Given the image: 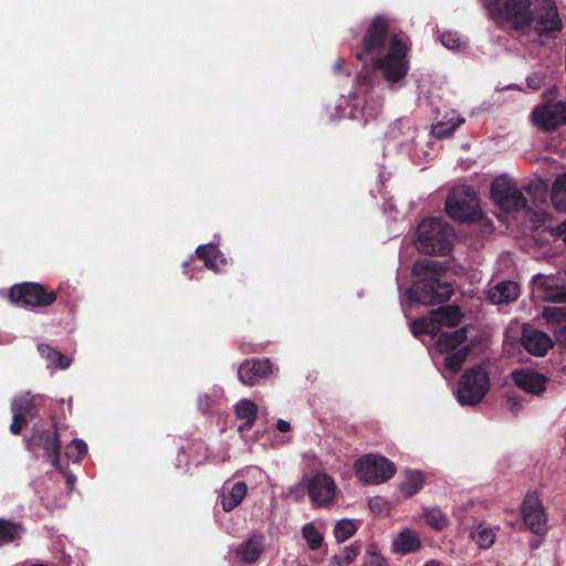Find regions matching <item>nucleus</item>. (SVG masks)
<instances>
[{"label":"nucleus","mask_w":566,"mask_h":566,"mask_svg":"<svg viewBox=\"0 0 566 566\" xmlns=\"http://www.w3.org/2000/svg\"><path fill=\"white\" fill-rule=\"evenodd\" d=\"M462 317L457 306L447 305L436 310L429 317L415 321L411 325L415 336L429 334L436 338L434 350L442 355V364L451 374L461 369L468 356V347L463 345L468 339L467 327L452 329Z\"/></svg>","instance_id":"1"},{"label":"nucleus","mask_w":566,"mask_h":566,"mask_svg":"<svg viewBox=\"0 0 566 566\" xmlns=\"http://www.w3.org/2000/svg\"><path fill=\"white\" fill-rule=\"evenodd\" d=\"M484 8L497 23H510L526 34L554 36L563 28L552 0H539L533 9L530 0H484Z\"/></svg>","instance_id":"2"},{"label":"nucleus","mask_w":566,"mask_h":566,"mask_svg":"<svg viewBox=\"0 0 566 566\" xmlns=\"http://www.w3.org/2000/svg\"><path fill=\"white\" fill-rule=\"evenodd\" d=\"M387 30L388 21L382 17H377L364 39L363 52H357L356 56L361 60L364 53L376 54L386 48V54L374 60L375 67L382 72L386 81L397 83L406 76L409 70L408 48L398 35L392 34L388 38Z\"/></svg>","instance_id":"3"},{"label":"nucleus","mask_w":566,"mask_h":566,"mask_svg":"<svg viewBox=\"0 0 566 566\" xmlns=\"http://www.w3.org/2000/svg\"><path fill=\"white\" fill-rule=\"evenodd\" d=\"M442 268L433 260L424 259L418 261L412 266V273L421 277V295L418 296L413 290H408L406 296L410 302L434 303L447 301L452 293L449 283L440 282L436 275Z\"/></svg>","instance_id":"4"},{"label":"nucleus","mask_w":566,"mask_h":566,"mask_svg":"<svg viewBox=\"0 0 566 566\" xmlns=\"http://www.w3.org/2000/svg\"><path fill=\"white\" fill-rule=\"evenodd\" d=\"M418 249L428 254H446L453 239L452 228L440 219L430 218L418 226Z\"/></svg>","instance_id":"5"},{"label":"nucleus","mask_w":566,"mask_h":566,"mask_svg":"<svg viewBox=\"0 0 566 566\" xmlns=\"http://www.w3.org/2000/svg\"><path fill=\"white\" fill-rule=\"evenodd\" d=\"M446 210L448 214L460 222H470L480 214L479 199L471 187H460L452 191L447 199Z\"/></svg>","instance_id":"6"},{"label":"nucleus","mask_w":566,"mask_h":566,"mask_svg":"<svg viewBox=\"0 0 566 566\" xmlns=\"http://www.w3.org/2000/svg\"><path fill=\"white\" fill-rule=\"evenodd\" d=\"M489 387V376L483 368L475 367L471 370H467L458 387V401L461 405H476L485 396Z\"/></svg>","instance_id":"7"},{"label":"nucleus","mask_w":566,"mask_h":566,"mask_svg":"<svg viewBox=\"0 0 566 566\" xmlns=\"http://www.w3.org/2000/svg\"><path fill=\"white\" fill-rule=\"evenodd\" d=\"M356 474L365 483L379 484L390 479L395 472V464L388 459L367 454L355 462Z\"/></svg>","instance_id":"8"},{"label":"nucleus","mask_w":566,"mask_h":566,"mask_svg":"<svg viewBox=\"0 0 566 566\" xmlns=\"http://www.w3.org/2000/svg\"><path fill=\"white\" fill-rule=\"evenodd\" d=\"M491 196L495 203L506 211H518L527 205V200L522 191L506 176H500L492 182Z\"/></svg>","instance_id":"9"},{"label":"nucleus","mask_w":566,"mask_h":566,"mask_svg":"<svg viewBox=\"0 0 566 566\" xmlns=\"http://www.w3.org/2000/svg\"><path fill=\"white\" fill-rule=\"evenodd\" d=\"M10 300L25 306H45L55 301L53 292H46L36 283H24L13 286L10 291Z\"/></svg>","instance_id":"10"},{"label":"nucleus","mask_w":566,"mask_h":566,"mask_svg":"<svg viewBox=\"0 0 566 566\" xmlns=\"http://www.w3.org/2000/svg\"><path fill=\"white\" fill-rule=\"evenodd\" d=\"M307 491L312 503L317 507H327L337 496L335 481L325 473H318L307 482Z\"/></svg>","instance_id":"11"},{"label":"nucleus","mask_w":566,"mask_h":566,"mask_svg":"<svg viewBox=\"0 0 566 566\" xmlns=\"http://www.w3.org/2000/svg\"><path fill=\"white\" fill-rule=\"evenodd\" d=\"M533 123L546 132H552L566 123V103H546L537 106L532 113Z\"/></svg>","instance_id":"12"},{"label":"nucleus","mask_w":566,"mask_h":566,"mask_svg":"<svg viewBox=\"0 0 566 566\" xmlns=\"http://www.w3.org/2000/svg\"><path fill=\"white\" fill-rule=\"evenodd\" d=\"M523 520L528 530L536 535L547 531V516L539 497L535 493L525 496L522 505Z\"/></svg>","instance_id":"13"},{"label":"nucleus","mask_w":566,"mask_h":566,"mask_svg":"<svg viewBox=\"0 0 566 566\" xmlns=\"http://www.w3.org/2000/svg\"><path fill=\"white\" fill-rule=\"evenodd\" d=\"M514 384L532 395H539L546 389L547 378L536 370L523 368L512 373Z\"/></svg>","instance_id":"14"},{"label":"nucleus","mask_w":566,"mask_h":566,"mask_svg":"<svg viewBox=\"0 0 566 566\" xmlns=\"http://www.w3.org/2000/svg\"><path fill=\"white\" fill-rule=\"evenodd\" d=\"M271 373L272 365L269 359L248 360L239 367L238 377L243 385L253 386Z\"/></svg>","instance_id":"15"},{"label":"nucleus","mask_w":566,"mask_h":566,"mask_svg":"<svg viewBox=\"0 0 566 566\" xmlns=\"http://www.w3.org/2000/svg\"><path fill=\"white\" fill-rule=\"evenodd\" d=\"M422 546V541L412 528L406 527L398 532L391 539L390 551L397 555H408L418 552Z\"/></svg>","instance_id":"16"},{"label":"nucleus","mask_w":566,"mask_h":566,"mask_svg":"<svg viewBox=\"0 0 566 566\" xmlns=\"http://www.w3.org/2000/svg\"><path fill=\"white\" fill-rule=\"evenodd\" d=\"M564 285L565 281L557 274L538 273L532 277L533 295L545 302V296H551L554 295L555 293H559Z\"/></svg>","instance_id":"17"},{"label":"nucleus","mask_w":566,"mask_h":566,"mask_svg":"<svg viewBox=\"0 0 566 566\" xmlns=\"http://www.w3.org/2000/svg\"><path fill=\"white\" fill-rule=\"evenodd\" d=\"M524 348L532 355L542 357L553 347L552 338L537 329H525L522 337Z\"/></svg>","instance_id":"18"},{"label":"nucleus","mask_w":566,"mask_h":566,"mask_svg":"<svg viewBox=\"0 0 566 566\" xmlns=\"http://www.w3.org/2000/svg\"><path fill=\"white\" fill-rule=\"evenodd\" d=\"M248 486L244 482H235L231 486L223 485L220 492V504L226 512L237 507L245 497Z\"/></svg>","instance_id":"19"},{"label":"nucleus","mask_w":566,"mask_h":566,"mask_svg":"<svg viewBox=\"0 0 566 566\" xmlns=\"http://www.w3.org/2000/svg\"><path fill=\"white\" fill-rule=\"evenodd\" d=\"M34 444L40 446L44 450V454L51 463L54 467L60 468L61 444L56 436L51 437L49 433L42 432L32 438L29 448H32Z\"/></svg>","instance_id":"20"},{"label":"nucleus","mask_w":566,"mask_h":566,"mask_svg":"<svg viewBox=\"0 0 566 566\" xmlns=\"http://www.w3.org/2000/svg\"><path fill=\"white\" fill-rule=\"evenodd\" d=\"M520 295V286L513 281L501 282L489 290L488 296L493 304L510 303Z\"/></svg>","instance_id":"21"},{"label":"nucleus","mask_w":566,"mask_h":566,"mask_svg":"<svg viewBox=\"0 0 566 566\" xmlns=\"http://www.w3.org/2000/svg\"><path fill=\"white\" fill-rule=\"evenodd\" d=\"M264 536L254 535L235 549L237 557L243 563H254L263 553Z\"/></svg>","instance_id":"22"},{"label":"nucleus","mask_w":566,"mask_h":566,"mask_svg":"<svg viewBox=\"0 0 566 566\" xmlns=\"http://www.w3.org/2000/svg\"><path fill=\"white\" fill-rule=\"evenodd\" d=\"M258 407L249 400L242 399L235 405V413L238 419L243 420L244 423L239 427V430L250 429L256 419Z\"/></svg>","instance_id":"23"},{"label":"nucleus","mask_w":566,"mask_h":566,"mask_svg":"<svg viewBox=\"0 0 566 566\" xmlns=\"http://www.w3.org/2000/svg\"><path fill=\"white\" fill-rule=\"evenodd\" d=\"M197 255L205 261L206 268L219 271L220 264L224 263V260L220 256V252L214 244H206L197 248Z\"/></svg>","instance_id":"24"},{"label":"nucleus","mask_w":566,"mask_h":566,"mask_svg":"<svg viewBox=\"0 0 566 566\" xmlns=\"http://www.w3.org/2000/svg\"><path fill=\"white\" fill-rule=\"evenodd\" d=\"M39 352L43 358L48 360V363L53 367H60L62 369H66L71 365V358L64 356L61 352L44 345H39Z\"/></svg>","instance_id":"25"},{"label":"nucleus","mask_w":566,"mask_h":566,"mask_svg":"<svg viewBox=\"0 0 566 566\" xmlns=\"http://www.w3.org/2000/svg\"><path fill=\"white\" fill-rule=\"evenodd\" d=\"M424 479L419 471H407L400 484V491L406 496L415 495L423 485Z\"/></svg>","instance_id":"26"},{"label":"nucleus","mask_w":566,"mask_h":566,"mask_svg":"<svg viewBox=\"0 0 566 566\" xmlns=\"http://www.w3.org/2000/svg\"><path fill=\"white\" fill-rule=\"evenodd\" d=\"M358 528V521L342 518L334 526V536L337 543H344L350 538Z\"/></svg>","instance_id":"27"},{"label":"nucleus","mask_w":566,"mask_h":566,"mask_svg":"<svg viewBox=\"0 0 566 566\" xmlns=\"http://www.w3.org/2000/svg\"><path fill=\"white\" fill-rule=\"evenodd\" d=\"M470 536L476 545L483 549L490 548L496 537L494 530L484 525H478L476 528L471 532Z\"/></svg>","instance_id":"28"},{"label":"nucleus","mask_w":566,"mask_h":566,"mask_svg":"<svg viewBox=\"0 0 566 566\" xmlns=\"http://www.w3.org/2000/svg\"><path fill=\"white\" fill-rule=\"evenodd\" d=\"M302 535L312 551L318 549L323 544V533L313 523H307L303 526Z\"/></svg>","instance_id":"29"},{"label":"nucleus","mask_w":566,"mask_h":566,"mask_svg":"<svg viewBox=\"0 0 566 566\" xmlns=\"http://www.w3.org/2000/svg\"><path fill=\"white\" fill-rule=\"evenodd\" d=\"M363 566H390L387 558L381 555L376 544H370L366 549Z\"/></svg>","instance_id":"30"},{"label":"nucleus","mask_w":566,"mask_h":566,"mask_svg":"<svg viewBox=\"0 0 566 566\" xmlns=\"http://www.w3.org/2000/svg\"><path fill=\"white\" fill-rule=\"evenodd\" d=\"M440 41L448 50H457L465 46V39L458 32L447 31L440 35Z\"/></svg>","instance_id":"31"},{"label":"nucleus","mask_w":566,"mask_h":566,"mask_svg":"<svg viewBox=\"0 0 566 566\" xmlns=\"http://www.w3.org/2000/svg\"><path fill=\"white\" fill-rule=\"evenodd\" d=\"M542 317L547 324L566 322V307L547 306L542 311Z\"/></svg>","instance_id":"32"},{"label":"nucleus","mask_w":566,"mask_h":566,"mask_svg":"<svg viewBox=\"0 0 566 566\" xmlns=\"http://www.w3.org/2000/svg\"><path fill=\"white\" fill-rule=\"evenodd\" d=\"M426 522L436 530H442L447 526L448 520L444 513L439 509H430L424 514Z\"/></svg>","instance_id":"33"},{"label":"nucleus","mask_w":566,"mask_h":566,"mask_svg":"<svg viewBox=\"0 0 566 566\" xmlns=\"http://www.w3.org/2000/svg\"><path fill=\"white\" fill-rule=\"evenodd\" d=\"M552 201L558 211L566 212V186L558 187V177L553 185Z\"/></svg>","instance_id":"34"},{"label":"nucleus","mask_w":566,"mask_h":566,"mask_svg":"<svg viewBox=\"0 0 566 566\" xmlns=\"http://www.w3.org/2000/svg\"><path fill=\"white\" fill-rule=\"evenodd\" d=\"M20 535L19 525L0 521V546L13 541Z\"/></svg>","instance_id":"35"},{"label":"nucleus","mask_w":566,"mask_h":566,"mask_svg":"<svg viewBox=\"0 0 566 566\" xmlns=\"http://www.w3.org/2000/svg\"><path fill=\"white\" fill-rule=\"evenodd\" d=\"M87 453V446L81 439H74L66 450V455L73 461H81Z\"/></svg>","instance_id":"36"},{"label":"nucleus","mask_w":566,"mask_h":566,"mask_svg":"<svg viewBox=\"0 0 566 566\" xmlns=\"http://www.w3.org/2000/svg\"><path fill=\"white\" fill-rule=\"evenodd\" d=\"M17 405L19 406V408L21 407L22 415L24 416L25 419L28 416L33 415V405H32V400L29 396H22L13 401V403H12V412L13 413H14V407H17Z\"/></svg>","instance_id":"37"},{"label":"nucleus","mask_w":566,"mask_h":566,"mask_svg":"<svg viewBox=\"0 0 566 566\" xmlns=\"http://www.w3.org/2000/svg\"><path fill=\"white\" fill-rule=\"evenodd\" d=\"M463 123V118H457V122L452 123L449 128H444V124L439 123L432 128V133L436 137L443 138L452 134V132Z\"/></svg>","instance_id":"38"},{"label":"nucleus","mask_w":566,"mask_h":566,"mask_svg":"<svg viewBox=\"0 0 566 566\" xmlns=\"http://www.w3.org/2000/svg\"><path fill=\"white\" fill-rule=\"evenodd\" d=\"M359 554H360V546L357 543H354L352 545L346 546L343 549L342 559L347 565H349L355 562V559L358 557Z\"/></svg>","instance_id":"39"},{"label":"nucleus","mask_w":566,"mask_h":566,"mask_svg":"<svg viewBox=\"0 0 566 566\" xmlns=\"http://www.w3.org/2000/svg\"><path fill=\"white\" fill-rule=\"evenodd\" d=\"M27 422V419L22 415L21 407L17 405L14 407V415H13V421L10 426V431L12 434H19L22 430V424Z\"/></svg>","instance_id":"40"},{"label":"nucleus","mask_w":566,"mask_h":566,"mask_svg":"<svg viewBox=\"0 0 566 566\" xmlns=\"http://www.w3.org/2000/svg\"><path fill=\"white\" fill-rule=\"evenodd\" d=\"M369 509L374 513H381L386 509V501L381 496H374L368 501Z\"/></svg>","instance_id":"41"},{"label":"nucleus","mask_w":566,"mask_h":566,"mask_svg":"<svg viewBox=\"0 0 566 566\" xmlns=\"http://www.w3.org/2000/svg\"><path fill=\"white\" fill-rule=\"evenodd\" d=\"M545 81V76L543 73H534L527 78V84L533 90H539Z\"/></svg>","instance_id":"42"},{"label":"nucleus","mask_w":566,"mask_h":566,"mask_svg":"<svg viewBox=\"0 0 566 566\" xmlns=\"http://www.w3.org/2000/svg\"><path fill=\"white\" fill-rule=\"evenodd\" d=\"M545 297H546V302L566 303V289L562 287L559 293H555L554 295L545 296Z\"/></svg>","instance_id":"43"},{"label":"nucleus","mask_w":566,"mask_h":566,"mask_svg":"<svg viewBox=\"0 0 566 566\" xmlns=\"http://www.w3.org/2000/svg\"><path fill=\"white\" fill-rule=\"evenodd\" d=\"M329 566H347V564L345 562H343L342 559V554L340 555H333L331 558H329Z\"/></svg>","instance_id":"44"},{"label":"nucleus","mask_w":566,"mask_h":566,"mask_svg":"<svg viewBox=\"0 0 566 566\" xmlns=\"http://www.w3.org/2000/svg\"><path fill=\"white\" fill-rule=\"evenodd\" d=\"M291 428L290 423L285 420H279L276 423V429L281 432H286Z\"/></svg>","instance_id":"45"},{"label":"nucleus","mask_w":566,"mask_h":566,"mask_svg":"<svg viewBox=\"0 0 566 566\" xmlns=\"http://www.w3.org/2000/svg\"><path fill=\"white\" fill-rule=\"evenodd\" d=\"M566 186V174L558 176V187Z\"/></svg>","instance_id":"46"},{"label":"nucleus","mask_w":566,"mask_h":566,"mask_svg":"<svg viewBox=\"0 0 566 566\" xmlns=\"http://www.w3.org/2000/svg\"><path fill=\"white\" fill-rule=\"evenodd\" d=\"M343 63H344L343 59H339V60L334 64V69H335V71H336V72H338V71H340V70H342V67H343Z\"/></svg>","instance_id":"47"},{"label":"nucleus","mask_w":566,"mask_h":566,"mask_svg":"<svg viewBox=\"0 0 566 566\" xmlns=\"http://www.w3.org/2000/svg\"><path fill=\"white\" fill-rule=\"evenodd\" d=\"M423 566H440V563L438 560L431 559L426 562Z\"/></svg>","instance_id":"48"},{"label":"nucleus","mask_w":566,"mask_h":566,"mask_svg":"<svg viewBox=\"0 0 566 566\" xmlns=\"http://www.w3.org/2000/svg\"><path fill=\"white\" fill-rule=\"evenodd\" d=\"M74 482H75V478H74L73 475H69V476H67V483H69L71 486H73Z\"/></svg>","instance_id":"49"},{"label":"nucleus","mask_w":566,"mask_h":566,"mask_svg":"<svg viewBox=\"0 0 566 566\" xmlns=\"http://www.w3.org/2000/svg\"><path fill=\"white\" fill-rule=\"evenodd\" d=\"M199 403H200V407H201V408H207V407H208V402H207V403H205V401H203V397H200V398H199Z\"/></svg>","instance_id":"50"},{"label":"nucleus","mask_w":566,"mask_h":566,"mask_svg":"<svg viewBox=\"0 0 566 566\" xmlns=\"http://www.w3.org/2000/svg\"><path fill=\"white\" fill-rule=\"evenodd\" d=\"M538 546H539V542H537V541L531 542V547H532L533 549L538 548Z\"/></svg>","instance_id":"51"},{"label":"nucleus","mask_w":566,"mask_h":566,"mask_svg":"<svg viewBox=\"0 0 566 566\" xmlns=\"http://www.w3.org/2000/svg\"><path fill=\"white\" fill-rule=\"evenodd\" d=\"M563 335H566V327L559 331V337H562Z\"/></svg>","instance_id":"52"},{"label":"nucleus","mask_w":566,"mask_h":566,"mask_svg":"<svg viewBox=\"0 0 566 566\" xmlns=\"http://www.w3.org/2000/svg\"><path fill=\"white\" fill-rule=\"evenodd\" d=\"M564 241L566 242V234H565V237H564Z\"/></svg>","instance_id":"53"}]
</instances>
